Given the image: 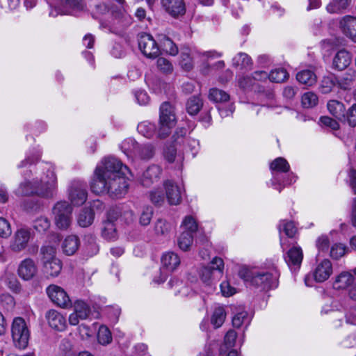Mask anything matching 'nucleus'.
Wrapping results in <instances>:
<instances>
[{
    "label": "nucleus",
    "mask_w": 356,
    "mask_h": 356,
    "mask_svg": "<svg viewBox=\"0 0 356 356\" xmlns=\"http://www.w3.org/2000/svg\"><path fill=\"white\" fill-rule=\"evenodd\" d=\"M129 170L114 157H107L96 167L90 184L91 191L97 195L108 193L113 198L123 197L128 191L126 174Z\"/></svg>",
    "instance_id": "nucleus-1"
},
{
    "label": "nucleus",
    "mask_w": 356,
    "mask_h": 356,
    "mask_svg": "<svg viewBox=\"0 0 356 356\" xmlns=\"http://www.w3.org/2000/svg\"><path fill=\"white\" fill-rule=\"evenodd\" d=\"M46 165L44 168L47 169L45 177H42L40 181L38 179L31 181L25 177L17 189L16 194L22 196L35 194L47 198L54 197L57 190V177L54 168L49 164Z\"/></svg>",
    "instance_id": "nucleus-2"
},
{
    "label": "nucleus",
    "mask_w": 356,
    "mask_h": 356,
    "mask_svg": "<svg viewBox=\"0 0 356 356\" xmlns=\"http://www.w3.org/2000/svg\"><path fill=\"white\" fill-rule=\"evenodd\" d=\"M238 276L252 286L262 290H269L277 287L280 273L275 267L264 271L243 266L238 271Z\"/></svg>",
    "instance_id": "nucleus-3"
},
{
    "label": "nucleus",
    "mask_w": 356,
    "mask_h": 356,
    "mask_svg": "<svg viewBox=\"0 0 356 356\" xmlns=\"http://www.w3.org/2000/svg\"><path fill=\"white\" fill-rule=\"evenodd\" d=\"M176 121L174 107L169 102H163L160 107L158 138L164 139L168 137L175 126Z\"/></svg>",
    "instance_id": "nucleus-4"
},
{
    "label": "nucleus",
    "mask_w": 356,
    "mask_h": 356,
    "mask_svg": "<svg viewBox=\"0 0 356 356\" xmlns=\"http://www.w3.org/2000/svg\"><path fill=\"white\" fill-rule=\"evenodd\" d=\"M11 332L15 346L19 349L26 348L29 343L30 333L24 318L22 317L14 318Z\"/></svg>",
    "instance_id": "nucleus-5"
},
{
    "label": "nucleus",
    "mask_w": 356,
    "mask_h": 356,
    "mask_svg": "<svg viewBox=\"0 0 356 356\" xmlns=\"http://www.w3.org/2000/svg\"><path fill=\"white\" fill-rule=\"evenodd\" d=\"M56 225L60 229H67L72 222V208L65 201L58 202L52 209Z\"/></svg>",
    "instance_id": "nucleus-6"
},
{
    "label": "nucleus",
    "mask_w": 356,
    "mask_h": 356,
    "mask_svg": "<svg viewBox=\"0 0 356 356\" xmlns=\"http://www.w3.org/2000/svg\"><path fill=\"white\" fill-rule=\"evenodd\" d=\"M84 7L83 0H58L56 5L51 8L49 15L56 17L58 15H69L82 10Z\"/></svg>",
    "instance_id": "nucleus-7"
},
{
    "label": "nucleus",
    "mask_w": 356,
    "mask_h": 356,
    "mask_svg": "<svg viewBox=\"0 0 356 356\" xmlns=\"http://www.w3.org/2000/svg\"><path fill=\"white\" fill-rule=\"evenodd\" d=\"M138 47L141 52L149 58H155L160 54V47L153 37L148 33L138 35Z\"/></svg>",
    "instance_id": "nucleus-8"
},
{
    "label": "nucleus",
    "mask_w": 356,
    "mask_h": 356,
    "mask_svg": "<svg viewBox=\"0 0 356 356\" xmlns=\"http://www.w3.org/2000/svg\"><path fill=\"white\" fill-rule=\"evenodd\" d=\"M47 293L52 302L57 306L67 309L72 306L67 292L60 286L51 284L47 288Z\"/></svg>",
    "instance_id": "nucleus-9"
},
{
    "label": "nucleus",
    "mask_w": 356,
    "mask_h": 356,
    "mask_svg": "<svg viewBox=\"0 0 356 356\" xmlns=\"http://www.w3.org/2000/svg\"><path fill=\"white\" fill-rule=\"evenodd\" d=\"M33 233L30 228L21 227L18 229L10 242V248L15 252L25 250L29 241L33 238Z\"/></svg>",
    "instance_id": "nucleus-10"
},
{
    "label": "nucleus",
    "mask_w": 356,
    "mask_h": 356,
    "mask_svg": "<svg viewBox=\"0 0 356 356\" xmlns=\"http://www.w3.org/2000/svg\"><path fill=\"white\" fill-rule=\"evenodd\" d=\"M73 307L74 312L69 316V323L71 325H76L80 321L89 318L91 309L86 302L78 300L74 302Z\"/></svg>",
    "instance_id": "nucleus-11"
},
{
    "label": "nucleus",
    "mask_w": 356,
    "mask_h": 356,
    "mask_svg": "<svg viewBox=\"0 0 356 356\" xmlns=\"http://www.w3.org/2000/svg\"><path fill=\"white\" fill-rule=\"evenodd\" d=\"M88 193L86 186L76 181L72 184L69 190V198L74 206H81L87 200Z\"/></svg>",
    "instance_id": "nucleus-12"
},
{
    "label": "nucleus",
    "mask_w": 356,
    "mask_h": 356,
    "mask_svg": "<svg viewBox=\"0 0 356 356\" xmlns=\"http://www.w3.org/2000/svg\"><path fill=\"white\" fill-rule=\"evenodd\" d=\"M163 186L165 191V197L169 204H179L182 200V188L172 180L165 181Z\"/></svg>",
    "instance_id": "nucleus-13"
},
{
    "label": "nucleus",
    "mask_w": 356,
    "mask_h": 356,
    "mask_svg": "<svg viewBox=\"0 0 356 356\" xmlns=\"http://www.w3.org/2000/svg\"><path fill=\"white\" fill-rule=\"evenodd\" d=\"M38 268L35 261L30 258L22 260L19 264L17 274L22 280L28 281L37 274Z\"/></svg>",
    "instance_id": "nucleus-14"
},
{
    "label": "nucleus",
    "mask_w": 356,
    "mask_h": 356,
    "mask_svg": "<svg viewBox=\"0 0 356 356\" xmlns=\"http://www.w3.org/2000/svg\"><path fill=\"white\" fill-rule=\"evenodd\" d=\"M162 169L160 166L152 165L149 166L140 177V183L145 187H150L157 183L161 178Z\"/></svg>",
    "instance_id": "nucleus-15"
},
{
    "label": "nucleus",
    "mask_w": 356,
    "mask_h": 356,
    "mask_svg": "<svg viewBox=\"0 0 356 356\" xmlns=\"http://www.w3.org/2000/svg\"><path fill=\"white\" fill-rule=\"evenodd\" d=\"M165 10L172 17H178L186 13V5L184 0H161Z\"/></svg>",
    "instance_id": "nucleus-16"
},
{
    "label": "nucleus",
    "mask_w": 356,
    "mask_h": 356,
    "mask_svg": "<svg viewBox=\"0 0 356 356\" xmlns=\"http://www.w3.org/2000/svg\"><path fill=\"white\" fill-rule=\"evenodd\" d=\"M332 274V264L329 259H325L318 263L314 270L313 276L317 282H323Z\"/></svg>",
    "instance_id": "nucleus-17"
},
{
    "label": "nucleus",
    "mask_w": 356,
    "mask_h": 356,
    "mask_svg": "<svg viewBox=\"0 0 356 356\" xmlns=\"http://www.w3.org/2000/svg\"><path fill=\"white\" fill-rule=\"evenodd\" d=\"M49 325L58 331H63L67 327L65 318L58 311L51 309L46 314Z\"/></svg>",
    "instance_id": "nucleus-18"
},
{
    "label": "nucleus",
    "mask_w": 356,
    "mask_h": 356,
    "mask_svg": "<svg viewBox=\"0 0 356 356\" xmlns=\"http://www.w3.org/2000/svg\"><path fill=\"white\" fill-rule=\"evenodd\" d=\"M339 24L343 32L353 41L356 42V17L345 16L341 19Z\"/></svg>",
    "instance_id": "nucleus-19"
},
{
    "label": "nucleus",
    "mask_w": 356,
    "mask_h": 356,
    "mask_svg": "<svg viewBox=\"0 0 356 356\" xmlns=\"http://www.w3.org/2000/svg\"><path fill=\"white\" fill-rule=\"evenodd\" d=\"M355 282L354 275L348 271H343L335 277L333 286L335 289H348Z\"/></svg>",
    "instance_id": "nucleus-20"
},
{
    "label": "nucleus",
    "mask_w": 356,
    "mask_h": 356,
    "mask_svg": "<svg viewBox=\"0 0 356 356\" xmlns=\"http://www.w3.org/2000/svg\"><path fill=\"white\" fill-rule=\"evenodd\" d=\"M352 57L350 53L341 49L334 56L332 61L333 67L338 70H343L350 64Z\"/></svg>",
    "instance_id": "nucleus-21"
},
{
    "label": "nucleus",
    "mask_w": 356,
    "mask_h": 356,
    "mask_svg": "<svg viewBox=\"0 0 356 356\" xmlns=\"http://www.w3.org/2000/svg\"><path fill=\"white\" fill-rule=\"evenodd\" d=\"M180 262L179 257L173 252H165L161 257L162 266L168 271L172 272L176 270Z\"/></svg>",
    "instance_id": "nucleus-22"
},
{
    "label": "nucleus",
    "mask_w": 356,
    "mask_h": 356,
    "mask_svg": "<svg viewBox=\"0 0 356 356\" xmlns=\"http://www.w3.org/2000/svg\"><path fill=\"white\" fill-rule=\"evenodd\" d=\"M111 15L122 29L127 27L132 22L131 16L125 11L124 7L120 8H112Z\"/></svg>",
    "instance_id": "nucleus-23"
},
{
    "label": "nucleus",
    "mask_w": 356,
    "mask_h": 356,
    "mask_svg": "<svg viewBox=\"0 0 356 356\" xmlns=\"http://www.w3.org/2000/svg\"><path fill=\"white\" fill-rule=\"evenodd\" d=\"M330 114L340 121L346 120V108L343 104L337 100H330L327 104Z\"/></svg>",
    "instance_id": "nucleus-24"
},
{
    "label": "nucleus",
    "mask_w": 356,
    "mask_h": 356,
    "mask_svg": "<svg viewBox=\"0 0 356 356\" xmlns=\"http://www.w3.org/2000/svg\"><path fill=\"white\" fill-rule=\"evenodd\" d=\"M356 78V71L348 70L343 76L336 78L337 86L342 90H350Z\"/></svg>",
    "instance_id": "nucleus-25"
},
{
    "label": "nucleus",
    "mask_w": 356,
    "mask_h": 356,
    "mask_svg": "<svg viewBox=\"0 0 356 356\" xmlns=\"http://www.w3.org/2000/svg\"><path fill=\"white\" fill-rule=\"evenodd\" d=\"M80 241L76 236L71 235L65 238L62 243V249L66 255H72L78 250Z\"/></svg>",
    "instance_id": "nucleus-26"
},
{
    "label": "nucleus",
    "mask_w": 356,
    "mask_h": 356,
    "mask_svg": "<svg viewBox=\"0 0 356 356\" xmlns=\"http://www.w3.org/2000/svg\"><path fill=\"white\" fill-rule=\"evenodd\" d=\"M303 258L302 249L300 247H293L287 252L285 260L287 264L300 266Z\"/></svg>",
    "instance_id": "nucleus-27"
},
{
    "label": "nucleus",
    "mask_w": 356,
    "mask_h": 356,
    "mask_svg": "<svg viewBox=\"0 0 356 356\" xmlns=\"http://www.w3.org/2000/svg\"><path fill=\"white\" fill-rule=\"evenodd\" d=\"M296 79L301 84L312 86L316 83L317 77L313 71L304 70L296 74Z\"/></svg>",
    "instance_id": "nucleus-28"
},
{
    "label": "nucleus",
    "mask_w": 356,
    "mask_h": 356,
    "mask_svg": "<svg viewBox=\"0 0 356 356\" xmlns=\"http://www.w3.org/2000/svg\"><path fill=\"white\" fill-rule=\"evenodd\" d=\"M349 5V0H332L326 6V10L331 14L343 13Z\"/></svg>",
    "instance_id": "nucleus-29"
},
{
    "label": "nucleus",
    "mask_w": 356,
    "mask_h": 356,
    "mask_svg": "<svg viewBox=\"0 0 356 356\" xmlns=\"http://www.w3.org/2000/svg\"><path fill=\"white\" fill-rule=\"evenodd\" d=\"M252 59L245 53H238L232 60V65L234 67L241 70L248 69L252 65Z\"/></svg>",
    "instance_id": "nucleus-30"
},
{
    "label": "nucleus",
    "mask_w": 356,
    "mask_h": 356,
    "mask_svg": "<svg viewBox=\"0 0 356 356\" xmlns=\"http://www.w3.org/2000/svg\"><path fill=\"white\" fill-rule=\"evenodd\" d=\"M158 40L161 44V47L163 51L172 56L177 54L178 48L177 45L168 37L161 35L159 36Z\"/></svg>",
    "instance_id": "nucleus-31"
},
{
    "label": "nucleus",
    "mask_w": 356,
    "mask_h": 356,
    "mask_svg": "<svg viewBox=\"0 0 356 356\" xmlns=\"http://www.w3.org/2000/svg\"><path fill=\"white\" fill-rule=\"evenodd\" d=\"M120 149L128 156H135L138 144L131 138L124 140L120 144Z\"/></svg>",
    "instance_id": "nucleus-32"
},
{
    "label": "nucleus",
    "mask_w": 356,
    "mask_h": 356,
    "mask_svg": "<svg viewBox=\"0 0 356 356\" xmlns=\"http://www.w3.org/2000/svg\"><path fill=\"white\" fill-rule=\"evenodd\" d=\"M203 105L202 100L198 96H193L186 102V111L191 115H195L199 113Z\"/></svg>",
    "instance_id": "nucleus-33"
},
{
    "label": "nucleus",
    "mask_w": 356,
    "mask_h": 356,
    "mask_svg": "<svg viewBox=\"0 0 356 356\" xmlns=\"http://www.w3.org/2000/svg\"><path fill=\"white\" fill-rule=\"evenodd\" d=\"M40 254L43 264L54 259H58L56 256V248L52 245L42 246L40 250Z\"/></svg>",
    "instance_id": "nucleus-34"
},
{
    "label": "nucleus",
    "mask_w": 356,
    "mask_h": 356,
    "mask_svg": "<svg viewBox=\"0 0 356 356\" xmlns=\"http://www.w3.org/2000/svg\"><path fill=\"white\" fill-rule=\"evenodd\" d=\"M43 266L46 273L51 277H57L62 270V263L59 259L44 264Z\"/></svg>",
    "instance_id": "nucleus-35"
},
{
    "label": "nucleus",
    "mask_w": 356,
    "mask_h": 356,
    "mask_svg": "<svg viewBox=\"0 0 356 356\" xmlns=\"http://www.w3.org/2000/svg\"><path fill=\"white\" fill-rule=\"evenodd\" d=\"M102 236L107 240L115 239L117 236L115 225L113 221L108 219L104 222L102 230Z\"/></svg>",
    "instance_id": "nucleus-36"
},
{
    "label": "nucleus",
    "mask_w": 356,
    "mask_h": 356,
    "mask_svg": "<svg viewBox=\"0 0 356 356\" xmlns=\"http://www.w3.org/2000/svg\"><path fill=\"white\" fill-rule=\"evenodd\" d=\"M94 220V214L91 209H84L79 214L77 222L82 227H88Z\"/></svg>",
    "instance_id": "nucleus-37"
},
{
    "label": "nucleus",
    "mask_w": 356,
    "mask_h": 356,
    "mask_svg": "<svg viewBox=\"0 0 356 356\" xmlns=\"http://www.w3.org/2000/svg\"><path fill=\"white\" fill-rule=\"evenodd\" d=\"M137 129L139 134L146 138H150L155 134L156 126L150 122L144 121L138 124Z\"/></svg>",
    "instance_id": "nucleus-38"
},
{
    "label": "nucleus",
    "mask_w": 356,
    "mask_h": 356,
    "mask_svg": "<svg viewBox=\"0 0 356 356\" xmlns=\"http://www.w3.org/2000/svg\"><path fill=\"white\" fill-rule=\"evenodd\" d=\"M179 65L186 71H190L193 67V62L191 57L189 49L186 48L181 50Z\"/></svg>",
    "instance_id": "nucleus-39"
},
{
    "label": "nucleus",
    "mask_w": 356,
    "mask_h": 356,
    "mask_svg": "<svg viewBox=\"0 0 356 356\" xmlns=\"http://www.w3.org/2000/svg\"><path fill=\"white\" fill-rule=\"evenodd\" d=\"M225 317L226 313L224 308L218 307L214 309L211 322L216 328H218L223 324Z\"/></svg>",
    "instance_id": "nucleus-40"
},
{
    "label": "nucleus",
    "mask_w": 356,
    "mask_h": 356,
    "mask_svg": "<svg viewBox=\"0 0 356 356\" xmlns=\"http://www.w3.org/2000/svg\"><path fill=\"white\" fill-rule=\"evenodd\" d=\"M270 168L273 172H286L289 170L290 165L285 159L278 157L270 163Z\"/></svg>",
    "instance_id": "nucleus-41"
},
{
    "label": "nucleus",
    "mask_w": 356,
    "mask_h": 356,
    "mask_svg": "<svg viewBox=\"0 0 356 356\" xmlns=\"http://www.w3.org/2000/svg\"><path fill=\"white\" fill-rule=\"evenodd\" d=\"M193 241V236L191 232H182L178 238V245L183 251H188Z\"/></svg>",
    "instance_id": "nucleus-42"
},
{
    "label": "nucleus",
    "mask_w": 356,
    "mask_h": 356,
    "mask_svg": "<svg viewBox=\"0 0 356 356\" xmlns=\"http://www.w3.org/2000/svg\"><path fill=\"white\" fill-rule=\"evenodd\" d=\"M154 154V149L152 145L147 144L139 145L135 154V156H138L142 159H149Z\"/></svg>",
    "instance_id": "nucleus-43"
},
{
    "label": "nucleus",
    "mask_w": 356,
    "mask_h": 356,
    "mask_svg": "<svg viewBox=\"0 0 356 356\" xmlns=\"http://www.w3.org/2000/svg\"><path fill=\"white\" fill-rule=\"evenodd\" d=\"M209 98L215 102H225L229 99V95L222 90L212 88L209 91Z\"/></svg>",
    "instance_id": "nucleus-44"
},
{
    "label": "nucleus",
    "mask_w": 356,
    "mask_h": 356,
    "mask_svg": "<svg viewBox=\"0 0 356 356\" xmlns=\"http://www.w3.org/2000/svg\"><path fill=\"white\" fill-rule=\"evenodd\" d=\"M289 74L284 68L273 70L268 75V79L272 82L280 83L288 79Z\"/></svg>",
    "instance_id": "nucleus-45"
},
{
    "label": "nucleus",
    "mask_w": 356,
    "mask_h": 356,
    "mask_svg": "<svg viewBox=\"0 0 356 356\" xmlns=\"http://www.w3.org/2000/svg\"><path fill=\"white\" fill-rule=\"evenodd\" d=\"M250 321L248 314L246 311L241 309L232 318V324L235 327H240L243 324H249Z\"/></svg>",
    "instance_id": "nucleus-46"
},
{
    "label": "nucleus",
    "mask_w": 356,
    "mask_h": 356,
    "mask_svg": "<svg viewBox=\"0 0 356 356\" xmlns=\"http://www.w3.org/2000/svg\"><path fill=\"white\" fill-rule=\"evenodd\" d=\"M334 86H337L336 78L332 76H324L321 81L320 90L322 93L330 92Z\"/></svg>",
    "instance_id": "nucleus-47"
},
{
    "label": "nucleus",
    "mask_w": 356,
    "mask_h": 356,
    "mask_svg": "<svg viewBox=\"0 0 356 356\" xmlns=\"http://www.w3.org/2000/svg\"><path fill=\"white\" fill-rule=\"evenodd\" d=\"M58 356H76V353L72 348V344L69 339H64L61 341L59 346Z\"/></svg>",
    "instance_id": "nucleus-48"
},
{
    "label": "nucleus",
    "mask_w": 356,
    "mask_h": 356,
    "mask_svg": "<svg viewBox=\"0 0 356 356\" xmlns=\"http://www.w3.org/2000/svg\"><path fill=\"white\" fill-rule=\"evenodd\" d=\"M181 227L183 228V232H191L193 236L197 230V222L191 216L185 217L182 222Z\"/></svg>",
    "instance_id": "nucleus-49"
},
{
    "label": "nucleus",
    "mask_w": 356,
    "mask_h": 356,
    "mask_svg": "<svg viewBox=\"0 0 356 356\" xmlns=\"http://www.w3.org/2000/svg\"><path fill=\"white\" fill-rule=\"evenodd\" d=\"M98 341L103 345H106L111 341V333L105 325H101L97 333Z\"/></svg>",
    "instance_id": "nucleus-50"
},
{
    "label": "nucleus",
    "mask_w": 356,
    "mask_h": 356,
    "mask_svg": "<svg viewBox=\"0 0 356 356\" xmlns=\"http://www.w3.org/2000/svg\"><path fill=\"white\" fill-rule=\"evenodd\" d=\"M170 225L165 220L158 219L154 225V231L157 235L165 236L170 230Z\"/></svg>",
    "instance_id": "nucleus-51"
},
{
    "label": "nucleus",
    "mask_w": 356,
    "mask_h": 356,
    "mask_svg": "<svg viewBox=\"0 0 356 356\" xmlns=\"http://www.w3.org/2000/svg\"><path fill=\"white\" fill-rule=\"evenodd\" d=\"M318 97L312 92H305L302 97V104L305 108H312L318 104Z\"/></svg>",
    "instance_id": "nucleus-52"
},
{
    "label": "nucleus",
    "mask_w": 356,
    "mask_h": 356,
    "mask_svg": "<svg viewBox=\"0 0 356 356\" xmlns=\"http://www.w3.org/2000/svg\"><path fill=\"white\" fill-rule=\"evenodd\" d=\"M50 227V222L46 217L38 218L33 222L34 229L38 232H44Z\"/></svg>",
    "instance_id": "nucleus-53"
},
{
    "label": "nucleus",
    "mask_w": 356,
    "mask_h": 356,
    "mask_svg": "<svg viewBox=\"0 0 356 356\" xmlns=\"http://www.w3.org/2000/svg\"><path fill=\"white\" fill-rule=\"evenodd\" d=\"M153 214V209L150 207H147L143 209L142 213L139 218V222L143 226L148 225L152 220Z\"/></svg>",
    "instance_id": "nucleus-54"
},
{
    "label": "nucleus",
    "mask_w": 356,
    "mask_h": 356,
    "mask_svg": "<svg viewBox=\"0 0 356 356\" xmlns=\"http://www.w3.org/2000/svg\"><path fill=\"white\" fill-rule=\"evenodd\" d=\"M163 156L168 163H173L177 156V148L175 145H166L163 151Z\"/></svg>",
    "instance_id": "nucleus-55"
},
{
    "label": "nucleus",
    "mask_w": 356,
    "mask_h": 356,
    "mask_svg": "<svg viewBox=\"0 0 356 356\" xmlns=\"http://www.w3.org/2000/svg\"><path fill=\"white\" fill-rule=\"evenodd\" d=\"M149 198L151 202L157 206H161L165 201V196L162 191L154 190L149 193Z\"/></svg>",
    "instance_id": "nucleus-56"
},
{
    "label": "nucleus",
    "mask_w": 356,
    "mask_h": 356,
    "mask_svg": "<svg viewBox=\"0 0 356 356\" xmlns=\"http://www.w3.org/2000/svg\"><path fill=\"white\" fill-rule=\"evenodd\" d=\"M213 270L210 266L202 267L200 270V275L202 281L207 285L211 284Z\"/></svg>",
    "instance_id": "nucleus-57"
},
{
    "label": "nucleus",
    "mask_w": 356,
    "mask_h": 356,
    "mask_svg": "<svg viewBox=\"0 0 356 356\" xmlns=\"http://www.w3.org/2000/svg\"><path fill=\"white\" fill-rule=\"evenodd\" d=\"M342 122H347L349 126H356V104H353L346 113V120Z\"/></svg>",
    "instance_id": "nucleus-58"
},
{
    "label": "nucleus",
    "mask_w": 356,
    "mask_h": 356,
    "mask_svg": "<svg viewBox=\"0 0 356 356\" xmlns=\"http://www.w3.org/2000/svg\"><path fill=\"white\" fill-rule=\"evenodd\" d=\"M346 248L342 244H334L330 250V256L334 259H339L345 254Z\"/></svg>",
    "instance_id": "nucleus-59"
},
{
    "label": "nucleus",
    "mask_w": 356,
    "mask_h": 356,
    "mask_svg": "<svg viewBox=\"0 0 356 356\" xmlns=\"http://www.w3.org/2000/svg\"><path fill=\"white\" fill-rule=\"evenodd\" d=\"M10 223L3 218H0V236L6 238L11 234Z\"/></svg>",
    "instance_id": "nucleus-60"
},
{
    "label": "nucleus",
    "mask_w": 356,
    "mask_h": 356,
    "mask_svg": "<svg viewBox=\"0 0 356 356\" xmlns=\"http://www.w3.org/2000/svg\"><path fill=\"white\" fill-rule=\"evenodd\" d=\"M156 63L158 68L163 72L168 73L172 70V65L165 58H159Z\"/></svg>",
    "instance_id": "nucleus-61"
},
{
    "label": "nucleus",
    "mask_w": 356,
    "mask_h": 356,
    "mask_svg": "<svg viewBox=\"0 0 356 356\" xmlns=\"http://www.w3.org/2000/svg\"><path fill=\"white\" fill-rule=\"evenodd\" d=\"M236 337L237 334L234 330H229L225 337V346H226L227 348L233 347L235 344Z\"/></svg>",
    "instance_id": "nucleus-62"
},
{
    "label": "nucleus",
    "mask_w": 356,
    "mask_h": 356,
    "mask_svg": "<svg viewBox=\"0 0 356 356\" xmlns=\"http://www.w3.org/2000/svg\"><path fill=\"white\" fill-rule=\"evenodd\" d=\"M320 122L323 125L330 127L332 130H337L339 129V124L337 121L328 116L321 117L320 118Z\"/></svg>",
    "instance_id": "nucleus-63"
},
{
    "label": "nucleus",
    "mask_w": 356,
    "mask_h": 356,
    "mask_svg": "<svg viewBox=\"0 0 356 356\" xmlns=\"http://www.w3.org/2000/svg\"><path fill=\"white\" fill-rule=\"evenodd\" d=\"M283 231L289 238H293L297 230L293 222L282 221Z\"/></svg>",
    "instance_id": "nucleus-64"
}]
</instances>
